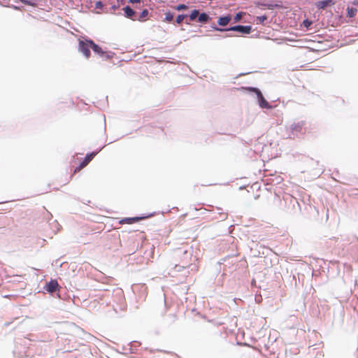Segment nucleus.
<instances>
[{
  "instance_id": "1",
  "label": "nucleus",
  "mask_w": 358,
  "mask_h": 358,
  "mask_svg": "<svg viewBox=\"0 0 358 358\" xmlns=\"http://www.w3.org/2000/svg\"><path fill=\"white\" fill-rule=\"evenodd\" d=\"M175 255L181 259L183 264L182 267H187L189 264L192 256V247L187 245H183L181 248H177L175 250Z\"/></svg>"
},
{
  "instance_id": "2",
  "label": "nucleus",
  "mask_w": 358,
  "mask_h": 358,
  "mask_svg": "<svg viewBox=\"0 0 358 358\" xmlns=\"http://www.w3.org/2000/svg\"><path fill=\"white\" fill-rule=\"evenodd\" d=\"M93 43V40L86 36L82 37L78 41V52L82 53L85 57L89 58L91 55L90 49H92Z\"/></svg>"
},
{
  "instance_id": "3",
  "label": "nucleus",
  "mask_w": 358,
  "mask_h": 358,
  "mask_svg": "<svg viewBox=\"0 0 358 358\" xmlns=\"http://www.w3.org/2000/svg\"><path fill=\"white\" fill-rule=\"evenodd\" d=\"M248 90L254 92L257 99L258 104L261 108L271 109L273 106L265 99L261 90L257 87H249Z\"/></svg>"
},
{
  "instance_id": "4",
  "label": "nucleus",
  "mask_w": 358,
  "mask_h": 358,
  "mask_svg": "<svg viewBox=\"0 0 358 358\" xmlns=\"http://www.w3.org/2000/svg\"><path fill=\"white\" fill-rule=\"evenodd\" d=\"M237 31L242 34H249L252 31V26L237 24L227 28V31Z\"/></svg>"
},
{
  "instance_id": "5",
  "label": "nucleus",
  "mask_w": 358,
  "mask_h": 358,
  "mask_svg": "<svg viewBox=\"0 0 358 358\" xmlns=\"http://www.w3.org/2000/svg\"><path fill=\"white\" fill-rule=\"evenodd\" d=\"M303 122H298L297 123H293L290 126L292 134H289V138H294L297 136L298 133H301L303 127Z\"/></svg>"
},
{
  "instance_id": "6",
  "label": "nucleus",
  "mask_w": 358,
  "mask_h": 358,
  "mask_svg": "<svg viewBox=\"0 0 358 358\" xmlns=\"http://www.w3.org/2000/svg\"><path fill=\"white\" fill-rule=\"evenodd\" d=\"M59 284L57 280H51L48 283L45 285V289L48 292L52 294L59 289Z\"/></svg>"
},
{
  "instance_id": "7",
  "label": "nucleus",
  "mask_w": 358,
  "mask_h": 358,
  "mask_svg": "<svg viewBox=\"0 0 358 358\" xmlns=\"http://www.w3.org/2000/svg\"><path fill=\"white\" fill-rule=\"evenodd\" d=\"M335 4L334 0H322L315 3V6L317 9H324L327 7L331 6Z\"/></svg>"
},
{
  "instance_id": "8",
  "label": "nucleus",
  "mask_w": 358,
  "mask_h": 358,
  "mask_svg": "<svg viewBox=\"0 0 358 358\" xmlns=\"http://www.w3.org/2000/svg\"><path fill=\"white\" fill-rule=\"evenodd\" d=\"M152 215H147V216H142V217H126V218H124L122 219L120 223V224H124V223H127V224H133L136 222H138L139 220H141L143 219H145V218H147V217H149Z\"/></svg>"
},
{
  "instance_id": "9",
  "label": "nucleus",
  "mask_w": 358,
  "mask_h": 358,
  "mask_svg": "<svg viewBox=\"0 0 358 358\" xmlns=\"http://www.w3.org/2000/svg\"><path fill=\"white\" fill-rule=\"evenodd\" d=\"M123 10L126 17L133 20H136L134 17L136 15V12L129 6H126L123 8Z\"/></svg>"
},
{
  "instance_id": "10",
  "label": "nucleus",
  "mask_w": 358,
  "mask_h": 358,
  "mask_svg": "<svg viewBox=\"0 0 358 358\" xmlns=\"http://www.w3.org/2000/svg\"><path fill=\"white\" fill-rule=\"evenodd\" d=\"M97 152H92L91 153L87 154L83 161L80 164V167L83 168L86 166L90 161L95 157Z\"/></svg>"
},
{
  "instance_id": "11",
  "label": "nucleus",
  "mask_w": 358,
  "mask_h": 358,
  "mask_svg": "<svg viewBox=\"0 0 358 358\" xmlns=\"http://www.w3.org/2000/svg\"><path fill=\"white\" fill-rule=\"evenodd\" d=\"M231 17L230 15L221 16L218 18L217 24L221 27H225L231 21Z\"/></svg>"
},
{
  "instance_id": "12",
  "label": "nucleus",
  "mask_w": 358,
  "mask_h": 358,
  "mask_svg": "<svg viewBox=\"0 0 358 358\" xmlns=\"http://www.w3.org/2000/svg\"><path fill=\"white\" fill-rule=\"evenodd\" d=\"M210 20H211V17H210V15L208 13L203 12V13H199V17L197 19V22H200V23L205 24V23L208 22Z\"/></svg>"
},
{
  "instance_id": "13",
  "label": "nucleus",
  "mask_w": 358,
  "mask_h": 358,
  "mask_svg": "<svg viewBox=\"0 0 358 358\" xmlns=\"http://www.w3.org/2000/svg\"><path fill=\"white\" fill-rule=\"evenodd\" d=\"M93 52L98 55L100 57L103 56V54L104 52V50L101 48V46H99L98 44L93 43L92 49Z\"/></svg>"
},
{
  "instance_id": "14",
  "label": "nucleus",
  "mask_w": 358,
  "mask_h": 358,
  "mask_svg": "<svg viewBox=\"0 0 358 358\" xmlns=\"http://www.w3.org/2000/svg\"><path fill=\"white\" fill-rule=\"evenodd\" d=\"M347 17H353L356 15L357 10L354 7L348 6L347 9Z\"/></svg>"
},
{
  "instance_id": "15",
  "label": "nucleus",
  "mask_w": 358,
  "mask_h": 358,
  "mask_svg": "<svg viewBox=\"0 0 358 358\" xmlns=\"http://www.w3.org/2000/svg\"><path fill=\"white\" fill-rule=\"evenodd\" d=\"M199 10L194 9L193 10L191 13L189 14V20L191 21H194L196 19H198L199 15Z\"/></svg>"
},
{
  "instance_id": "16",
  "label": "nucleus",
  "mask_w": 358,
  "mask_h": 358,
  "mask_svg": "<svg viewBox=\"0 0 358 358\" xmlns=\"http://www.w3.org/2000/svg\"><path fill=\"white\" fill-rule=\"evenodd\" d=\"M257 6H263V7H266L268 9H273L275 7L277 6V4H273V3H264V2H258L257 3Z\"/></svg>"
},
{
  "instance_id": "17",
  "label": "nucleus",
  "mask_w": 358,
  "mask_h": 358,
  "mask_svg": "<svg viewBox=\"0 0 358 358\" xmlns=\"http://www.w3.org/2000/svg\"><path fill=\"white\" fill-rule=\"evenodd\" d=\"M114 55H115V53L113 52H111V51H108V52L104 51L101 58L105 59V60H108V59H112L114 57Z\"/></svg>"
},
{
  "instance_id": "18",
  "label": "nucleus",
  "mask_w": 358,
  "mask_h": 358,
  "mask_svg": "<svg viewBox=\"0 0 358 358\" xmlns=\"http://www.w3.org/2000/svg\"><path fill=\"white\" fill-rule=\"evenodd\" d=\"M148 10L147 9H143L140 13L139 17L138 18V21H144V18L148 15Z\"/></svg>"
},
{
  "instance_id": "19",
  "label": "nucleus",
  "mask_w": 358,
  "mask_h": 358,
  "mask_svg": "<svg viewBox=\"0 0 358 358\" xmlns=\"http://www.w3.org/2000/svg\"><path fill=\"white\" fill-rule=\"evenodd\" d=\"M173 14L171 12H167L165 13V18L164 20L171 22L173 21Z\"/></svg>"
},
{
  "instance_id": "20",
  "label": "nucleus",
  "mask_w": 358,
  "mask_h": 358,
  "mask_svg": "<svg viewBox=\"0 0 358 358\" xmlns=\"http://www.w3.org/2000/svg\"><path fill=\"white\" fill-rule=\"evenodd\" d=\"M267 18L266 15L257 17V24H263Z\"/></svg>"
},
{
  "instance_id": "21",
  "label": "nucleus",
  "mask_w": 358,
  "mask_h": 358,
  "mask_svg": "<svg viewBox=\"0 0 358 358\" xmlns=\"http://www.w3.org/2000/svg\"><path fill=\"white\" fill-rule=\"evenodd\" d=\"M186 17H187V15H185V14L178 15L176 19V23L180 24Z\"/></svg>"
},
{
  "instance_id": "22",
  "label": "nucleus",
  "mask_w": 358,
  "mask_h": 358,
  "mask_svg": "<svg viewBox=\"0 0 358 358\" xmlns=\"http://www.w3.org/2000/svg\"><path fill=\"white\" fill-rule=\"evenodd\" d=\"M243 15V12H239V13H236V15L234 17V22H239L241 20Z\"/></svg>"
},
{
  "instance_id": "23",
  "label": "nucleus",
  "mask_w": 358,
  "mask_h": 358,
  "mask_svg": "<svg viewBox=\"0 0 358 358\" xmlns=\"http://www.w3.org/2000/svg\"><path fill=\"white\" fill-rule=\"evenodd\" d=\"M211 28L213 30L218 31H227V28H220L217 27L215 24L211 25Z\"/></svg>"
},
{
  "instance_id": "24",
  "label": "nucleus",
  "mask_w": 358,
  "mask_h": 358,
  "mask_svg": "<svg viewBox=\"0 0 358 358\" xmlns=\"http://www.w3.org/2000/svg\"><path fill=\"white\" fill-rule=\"evenodd\" d=\"M312 21L308 20V19H306L303 21V24L305 27H306L307 29H308L310 25L312 24Z\"/></svg>"
},
{
  "instance_id": "25",
  "label": "nucleus",
  "mask_w": 358,
  "mask_h": 358,
  "mask_svg": "<svg viewBox=\"0 0 358 358\" xmlns=\"http://www.w3.org/2000/svg\"><path fill=\"white\" fill-rule=\"evenodd\" d=\"M22 3L25 4V5H27V6H34L35 5L34 3H33L31 1H29V0H20Z\"/></svg>"
},
{
  "instance_id": "26",
  "label": "nucleus",
  "mask_w": 358,
  "mask_h": 358,
  "mask_svg": "<svg viewBox=\"0 0 358 358\" xmlns=\"http://www.w3.org/2000/svg\"><path fill=\"white\" fill-rule=\"evenodd\" d=\"M187 8V6H186L185 4H178L176 6V10H185Z\"/></svg>"
},
{
  "instance_id": "27",
  "label": "nucleus",
  "mask_w": 358,
  "mask_h": 358,
  "mask_svg": "<svg viewBox=\"0 0 358 358\" xmlns=\"http://www.w3.org/2000/svg\"><path fill=\"white\" fill-rule=\"evenodd\" d=\"M95 8H99V9H101V8H103V3L101 1H99L96 2Z\"/></svg>"
},
{
  "instance_id": "28",
  "label": "nucleus",
  "mask_w": 358,
  "mask_h": 358,
  "mask_svg": "<svg viewBox=\"0 0 358 358\" xmlns=\"http://www.w3.org/2000/svg\"><path fill=\"white\" fill-rule=\"evenodd\" d=\"M129 2L131 3H140L141 0H129Z\"/></svg>"
},
{
  "instance_id": "29",
  "label": "nucleus",
  "mask_w": 358,
  "mask_h": 358,
  "mask_svg": "<svg viewBox=\"0 0 358 358\" xmlns=\"http://www.w3.org/2000/svg\"><path fill=\"white\" fill-rule=\"evenodd\" d=\"M119 7L118 5H113L111 6V9L115 10Z\"/></svg>"
},
{
  "instance_id": "30",
  "label": "nucleus",
  "mask_w": 358,
  "mask_h": 358,
  "mask_svg": "<svg viewBox=\"0 0 358 358\" xmlns=\"http://www.w3.org/2000/svg\"><path fill=\"white\" fill-rule=\"evenodd\" d=\"M352 4L354 6H358V0H355L352 1Z\"/></svg>"
}]
</instances>
